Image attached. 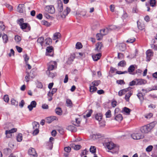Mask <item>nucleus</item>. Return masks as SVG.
<instances>
[{"mask_svg": "<svg viewBox=\"0 0 157 157\" xmlns=\"http://www.w3.org/2000/svg\"><path fill=\"white\" fill-rule=\"evenodd\" d=\"M135 85H136V79L130 82L129 83V85L131 86H134Z\"/></svg>", "mask_w": 157, "mask_h": 157, "instance_id": "obj_55", "label": "nucleus"}, {"mask_svg": "<svg viewBox=\"0 0 157 157\" xmlns=\"http://www.w3.org/2000/svg\"><path fill=\"white\" fill-rule=\"evenodd\" d=\"M136 85H140L145 84L146 81L145 80L142 79H136Z\"/></svg>", "mask_w": 157, "mask_h": 157, "instance_id": "obj_16", "label": "nucleus"}, {"mask_svg": "<svg viewBox=\"0 0 157 157\" xmlns=\"http://www.w3.org/2000/svg\"><path fill=\"white\" fill-rule=\"evenodd\" d=\"M23 57L24 58L25 61V63H28V61L29 59V57L26 54H25L23 56Z\"/></svg>", "mask_w": 157, "mask_h": 157, "instance_id": "obj_49", "label": "nucleus"}, {"mask_svg": "<svg viewBox=\"0 0 157 157\" xmlns=\"http://www.w3.org/2000/svg\"><path fill=\"white\" fill-rule=\"evenodd\" d=\"M24 8V4H20L17 7V11L20 13H22Z\"/></svg>", "mask_w": 157, "mask_h": 157, "instance_id": "obj_21", "label": "nucleus"}, {"mask_svg": "<svg viewBox=\"0 0 157 157\" xmlns=\"http://www.w3.org/2000/svg\"><path fill=\"white\" fill-rule=\"evenodd\" d=\"M17 141L21 142L22 141V135L21 133L18 134L17 136Z\"/></svg>", "mask_w": 157, "mask_h": 157, "instance_id": "obj_35", "label": "nucleus"}, {"mask_svg": "<svg viewBox=\"0 0 157 157\" xmlns=\"http://www.w3.org/2000/svg\"><path fill=\"white\" fill-rule=\"evenodd\" d=\"M115 119L117 121H121L123 119V117L121 114L115 115Z\"/></svg>", "mask_w": 157, "mask_h": 157, "instance_id": "obj_26", "label": "nucleus"}, {"mask_svg": "<svg viewBox=\"0 0 157 157\" xmlns=\"http://www.w3.org/2000/svg\"><path fill=\"white\" fill-rule=\"evenodd\" d=\"M101 56V54L99 53L96 55H93L92 57L94 61H97L100 58Z\"/></svg>", "mask_w": 157, "mask_h": 157, "instance_id": "obj_20", "label": "nucleus"}, {"mask_svg": "<svg viewBox=\"0 0 157 157\" xmlns=\"http://www.w3.org/2000/svg\"><path fill=\"white\" fill-rule=\"evenodd\" d=\"M57 117L55 116H51L48 117L46 119V122L48 124H50L55 120H56Z\"/></svg>", "mask_w": 157, "mask_h": 157, "instance_id": "obj_18", "label": "nucleus"}, {"mask_svg": "<svg viewBox=\"0 0 157 157\" xmlns=\"http://www.w3.org/2000/svg\"><path fill=\"white\" fill-rule=\"evenodd\" d=\"M150 6L153 7H155L156 6V2L155 0H149Z\"/></svg>", "mask_w": 157, "mask_h": 157, "instance_id": "obj_30", "label": "nucleus"}, {"mask_svg": "<svg viewBox=\"0 0 157 157\" xmlns=\"http://www.w3.org/2000/svg\"><path fill=\"white\" fill-rule=\"evenodd\" d=\"M6 6L10 11H11L13 10V7L11 6L8 4H6Z\"/></svg>", "mask_w": 157, "mask_h": 157, "instance_id": "obj_63", "label": "nucleus"}, {"mask_svg": "<svg viewBox=\"0 0 157 157\" xmlns=\"http://www.w3.org/2000/svg\"><path fill=\"white\" fill-rule=\"evenodd\" d=\"M139 99L142 101L144 99V97L143 94L141 93H138L137 95Z\"/></svg>", "mask_w": 157, "mask_h": 157, "instance_id": "obj_41", "label": "nucleus"}, {"mask_svg": "<svg viewBox=\"0 0 157 157\" xmlns=\"http://www.w3.org/2000/svg\"><path fill=\"white\" fill-rule=\"evenodd\" d=\"M153 147L152 145H149L146 148V150L147 152H150L152 150Z\"/></svg>", "mask_w": 157, "mask_h": 157, "instance_id": "obj_48", "label": "nucleus"}, {"mask_svg": "<svg viewBox=\"0 0 157 157\" xmlns=\"http://www.w3.org/2000/svg\"><path fill=\"white\" fill-rule=\"evenodd\" d=\"M131 112V109L126 107L123 108L121 112L124 114H126L127 115H129Z\"/></svg>", "mask_w": 157, "mask_h": 157, "instance_id": "obj_23", "label": "nucleus"}, {"mask_svg": "<svg viewBox=\"0 0 157 157\" xmlns=\"http://www.w3.org/2000/svg\"><path fill=\"white\" fill-rule=\"evenodd\" d=\"M46 44L47 45H50L52 42V39L50 38H47L45 40Z\"/></svg>", "mask_w": 157, "mask_h": 157, "instance_id": "obj_33", "label": "nucleus"}, {"mask_svg": "<svg viewBox=\"0 0 157 157\" xmlns=\"http://www.w3.org/2000/svg\"><path fill=\"white\" fill-rule=\"evenodd\" d=\"M137 23L138 27L139 29L142 30L144 29V25L143 22H141L138 21H137Z\"/></svg>", "mask_w": 157, "mask_h": 157, "instance_id": "obj_19", "label": "nucleus"}, {"mask_svg": "<svg viewBox=\"0 0 157 157\" xmlns=\"http://www.w3.org/2000/svg\"><path fill=\"white\" fill-rule=\"evenodd\" d=\"M60 37L61 34L59 33H56L54 34L52 38L53 40H55L59 38Z\"/></svg>", "mask_w": 157, "mask_h": 157, "instance_id": "obj_27", "label": "nucleus"}, {"mask_svg": "<svg viewBox=\"0 0 157 157\" xmlns=\"http://www.w3.org/2000/svg\"><path fill=\"white\" fill-rule=\"evenodd\" d=\"M151 47L154 50H157V44H151Z\"/></svg>", "mask_w": 157, "mask_h": 157, "instance_id": "obj_62", "label": "nucleus"}, {"mask_svg": "<svg viewBox=\"0 0 157 157\" xmlns=\"http://www.w3.org/2000/svg\"><path fill=\"white\" fill-rule=\"evenodd\" d=\"M32 125L33 128L34 129L33 134L35 135H36L39 132V124L37 122L34 121L32 123Z\"/></svg>", "mask_w": 157, "mask_h": 157, "instance_id": "obj_4", "label": "nucleus"}, {"mask_svg": "<svg viewBox=\"0 0 157 157\" xmlns=\"http://www.w3.org/2000/svg\"><path fill=\"white\" fill-rule=\"evenodd\" d=\"M114 27L113 26L111 25L109 27L100 30V33L103 36L107 34L108 32L114 29Z\"/></svg>", "mask_w": 157, "mask_h": 157, "instance_id": "obj_6", "label": "nucleus"}, {"mask_svg": "<svg viewBox=\"0 0 157 157\" xmlns=\"http://www.w3.org/2000/svg\"><path fill=\"white\" fill-rule=\"evenodd\" d=\"M117 83L119 84H125V82H124L123 80H118L117 81Z\"/></svg>", "mask_w": 157, "mask_h": 157, "instance_id": "obj_58", "label": "nucleus"}, {"mask_svg": "<svg viewBox=\"0 0 157 157\" xmlns=\"http://www.w3.org/2000/svg\"><path fill=\"white\" fill-rule=\"evenodd\" d=\"M105 115L107 118H109L111 116V111L110 110H108L105 113Z\"/></svg>", "mask_w": 157, "mask_h": 157, "instance_id": "obj_47", "label": "nucleus"}, {"mask_svg": "<svg viewBox=\"0 0 157 157\" xmlns=\"http://www.w3.org/2000/svg\"><path fill=\"white\" fill-rule=\"evenodd\" d=\"M64 149L65 151L67 153L70 152L71 151V148L69 146L65 147Z\"/></svg>", "mask_w": 157, "mask_h": 157, "instance_id": "obj_57", "label": "nucleus"}, {"mask_svg": "<svg viewBox=\"0 0 157 157\" xmlns=\"http://www.w3.org/2000/svg\"><path fill=\"white\" fill-rule=\"evenodd\" d=\"M30 75L29 73H28L27 75L25 76V80L27 82H28L29 80Z\"/></svg>", "mask_w": 157, "mask_h": 157, "instance_id": "obj_52", "label": "nucleus"}, {"mask_svg": "<svg viewBox=\"0 0 157 157\" xmlns=\"http://www.w3.org/2000/svg\"><path fill=\"white\" fill-rule=\"evenodd\" d=\"M90 152L93 153L96 152V148L94 146H91L90 149Z\"/></svg>", "mask_w": 157, "mask_h": 157, "instance_id": "obj_45", "label": "nucleus"}, {"mask_svg": "<svg viewBox=\"0 0 157 157\" xmlns=\"http://www.w3.org/2000/svg\"><path fill=\"white\" fill-rule=\"evenodd\" d=\"M37 105L36 101H32L30 103V105H29L28 106V108L29 111H31L33 108H35Z\"/></svg>", "mask_w": 157, "mask_h": 157, "instance_id": "obj_14", "label": "nucleus"}, {"mask_svg": "<svg viewBox=\"0 0 157 157\" xmlns=\"http://www.w3.org/2000/svg\"><path fill=\"white\" fill-rule=\"evenodd\" d=\"M18 24L20 25V28L24 31L28 32L31 29L30 25L27 23H24L23 18H21L17 21Z\"/></svg>", "mask_w": 157, "mask_h": 157, "instance_id": "obj_2", "label": "nucleus"}, {"mask_svg": "<svg viewBox=\"0 0 157 157\" xmlns=\"http://www.w3.org/2000/svg\"><path fill=\"white\" fill-rule=\"evenodd\" d=\"M41 23L42 24L47 27L50 26L51 25V24L45 20L42 21H41Z\"/></svg>", "mask_w": 157, "mask_h": 157, "instance_id": "obj_37", "label": "nucleus"}, {"mask_svg": "<svg viewBox=\"0 0 157 157\" xmlns=\"http://www.w3.org/2000/svg\"><path fill=\"white\" fill-rule=\"evenodd\" d=\"M3 42L4 43H6L8 41V38L7 35L5 33L3 34L2 36Z\"/></svg>", "mask_w": 157, "mask_h": 157, "instance_id": "obj_25", "label": "nucleus"}, {"mask_svg": "<svg viewBox=\"0 0 157 157\" xmlns=\"http://www.w3.org/2000/svg\"><path fill=\"white\" fill-rule=\"evenodd\" d=\"M29 155H32L33 157H36V153L35 149L33 148L29 149L28 152Z\"/></svg>", "mask_w": 157, "mask_h": 157, "instance_id": "obj_15", "label": "nucleus"}, {"mask_svg": "<svg viewBox=\"0 0 157 157\" xmlns=\"http://www.w3.org/2000/svg\"><path fill=\"white\" fill-rule=\"evenodd\" d=\"M53 50V47L52 46H50L46 48V51L48 52H51Z\"/></svg>", "mask_w": 157, "mask_h": 157, "instance_id": "obj_56", "label": "nucleus"}, {"mask_svg": "<svg viewBox=\"0 0 157 157\" xmlns=\"http://www.w3.org/2000/svg\"><path fill=\"white\" fill-rule=\"evenodd\" d=\"M46 73L48 75V76L50 77H52V78L54 77L56 75V74H54L52 73H51L50 71H49V70H47L46 71Z\"/></svg>", "mask_w": 157, "mask_h": 157, "instance_id": "obj_32", "label": "nucleus"}, {"mask_svg": "<svg viewBox=\"0 0 157 157\" xmlns=\"http://www.w3.org/2000/svg\"><path fill=\"white\" fill-rule=\"evenodd\" d=\"M42 107L44 109H47L48 108V105L44 104L42 105Z\"/></svg>", "mask_w": 157, "mask_h": 157, "instance_id": "obj_64", "label": "nucleus"}, {"mask_svg": "<svg viewBox=\"0 0 157 157\" xmlns=\"http://www.w3.org/2000/svg\"><path fill=\"white\" fill-rule=\"evenodd\" d=\"M155 122H152L142 127L140 129L141 132L143 133H147L153 128L155 125Z\"/></svg>", "mask_w": 157, "mask_h": 157, "instance_id": "obj_3", "label": "nucleus"}, {"mask_svg": "<svg viewBox=\"0 0 157 157\" xmlns=\"http://www.w3.org/2000/svg\"><path fill=\"white\" fill-rule=\"evenodd\" d=\"M95 118L96 120H98L99 122V124L101 126L105 125V123L103 121H101L102 119V115L101 113H98L96 114L95 116Z\"/></svg>", "mask_w": 157, "mask_h": 157, "instance_id": "obj_7", "label": "nucleus"}, {"mask_svg": "<svg viewBox=\"0 0 157 157\" xmlns=\"http://www.w3.org/2000/svg\"><path fill=\"white\" fill-rule=\"evenodd\" d=\"M104 144L109 150H111L115 147V145L111 141L105 142Z\"/></svg>", "mask_w": 157, "mask_h": 157, "instance_id": "obj_10", "label": "nucleus"}, {"mask_svg": "<svg viewBox=\"0 0 157 157\" xmlns=\"http://www.w3.org/2000/svg\"><path fill=\"white\" fill-rule=\"evenodd\" d=\"M100 81L99 80H95L92 82V84L93 86H98L100 83Z\"/></svg>", "mask_w": 157, "mask_h": 157, "instance_id": "obj_36", "label": "nucleus"}, {"mask_svg": "<svg viewBox=\"0 0 157 157\" xmlns=\"http://www.w3.org/2000/svg\"><path fill=\"white\" fill-rule=\"evenodd\" d=\"M74 149L75 150H78L81 148V146L80 145H76L74 146H73Z\"/></svg>", "mask_w": 157, "mask_h": 157, "instance_id": "obj_51", "label": "nucleus"}, {"mask_svg": "<svg viewBox=\"0 0 157 157\" xmlns=\"http://www.w3.org/2000/svg\"><path fill=\"white\" fill-rule=\"evenodd\" d=\"M82 47V45L81 43L78 42L76 44L75 48L76 49H80Z\"/></svg>", "mask_w": 157, "mask_h": 157, "instance_id": "obj_34", "label": "nucleus"}, {"mask_svg": "<svg viewBox=\"0 0 157 157\" xmlns=\"http://www.w3.org/2000/svg\"><path fill=\"white\" fill-rule=\"evenodd\" d=\"M153 116L152 113H150L145 116V117L147 119L150 118Z\"/></svg>", "mask_w": 157, "mask_h": 157, "instance_id": "obj_53", "label": "nucleus"}, {"mask_svg": "<svg viewBox=\"0 0 157 157\" xmlns=\"http://www.w3.org/2000/svg\"><path fill=\"white\" fill-rule=\"evenodd\" d=\"M57 63L56 61H51L48 64V70L49 71L56 69L57 68Z\"/></svg>", "mask_w": 157, "mask_h": 157, "instance_id": "obj_5", "label": "nucleus"}, {"mask_svg": "<svg viewBox=\"0 0 157 157\" xmlns=\"http://www.w3.org/2000/svg\"><path fill=\"white\" fill-rule=\"evenodd\" d=\"M103 36L101 33H97L96 36V38L97 40H100L102 38Z\"/></svg>", "mask_w": 157, "mask_h": 157, "instance_id": "obj_46", "label": "nucleus"}, {"mask_svg": "<svg viewBox=\"0 0 157 157\" xmlns=\"http://www.w3.org/2000/svg\"><path fill=\"white\" fill-rule=\"evenodd\" d=\"M11 104L13 105L16 106H17L18 105V102L14 99H13L11 100Z\"/></svg>", "mask_w": 157, "mask_h": 157, "instance_id": "obj_50", "label": "nucleus"}, {"mask_svg": "<svg viewBox=\"0 0 157 157\" xmlns=\"http://www.w3.org/2000/svg\"><path fill=\"white\" fill-rule=\"evenodd\" d=\"M3 99H4V101L6 102H8V101H9V98L8 95H5Z\"/></svg>", "mask_w": 157, "mask_h": 157, "instance_id": "obj_54", "label": "nucleus"}, {"mask_svg": "<svg viewBox=\"0 0 157 157\" xmlns=\"http://www.w3.org/2000/svg\"><path fill=\"white\" fill-rule=\"evenodd\" d=\"M44 40V38L43 37H39L37 40V42L40 43L41 46L43 45V43Z\"/></svg>", "mask_w": 157, "mask_h": 157, "instance_id": "obj_31", "label": "nucleus"}, {"mask_svg": "<svg viewBox=\"0 0 157 157\" xmlns=\"http://www.w3.org/2000/svg\"><path fill=\"white\" fill-rule=\"evenodd\" d=\"M97 89L96 87H95L94 86H91L90 87V91L91 92H94L97 90Z\"/></svg>", "mask_w": 157, "mask_h": 157, "instance_id": "obj_40", "label": "nucleus"}, {"mask_svg": "<svg viewBox=\"0 0 157 157\" xmlns=\"http://www.w3.org/2000/svg\"><path fill=\"white\" fill-rule=\"evenodd\" d=\"M56 113L58 115H61L62 113V109L60 107H57L55 110Z\"/></svg>", "mask_w": 157, "mask_h": 157, "instance_id": "obj_28", "label": "nucleus"}, {"mask_svg": "<svg viewBox=\"0 0 157 157\" xmlns=\"http://www.w3.org/2000/svg\"><path fill=\"white\" fill-rule=\"evenodd\" d=\"M125 95L124 98L127 101H129V98L131 96L133 92L132 90H129Z\"/></svg>", "mask_w": 157, "mask_h": 157, "instance_id": "obj_17", "label": "nucleus"}, {"mask_svg": "<svg viewBox=\"0 0 157 157\" xmlns=\"http://www.w3.org/2000/svg\"><path fill=\"white\" fill-rule=\"evenodd\" d=\"M17 131V129L15 128H12L8 130H6L5 132L6 136L7 138L10 137L11 136V133L16 132Z\"/></svg>", "mask_w": 157, "mask_h": 157, "instance_id": "obj_11", "label": "nucleus"}, {"mask_svg": "<svg viewBox=\"0 0 157 157\" xmlns=\"http://www.w3.org/2000/svg\"><path fill=\"white\" fill-rule=\"evenodd\" d=\"M132 138L134 140H139L144 138V136L140 133H133L131 135Z\"/></svg>", "mask_w": 157, "mask_h": 157, "instance_id": "obj_9", "label": "nucleus"}, {"mask_svg": "<svg viewBox=\"0 0 157 157\" xmlns=\"http://www.w3.org/2000/svg\"><path fill=\"white\" fill-rule=\"evenodd\" d=\"M135 67L134 65H132L128 68V72L130 74H133V72L135 70Z\"/></svg>", "mask_w": 157, "mask_h": 157, "instance_id": "obj_24", "label": "nucleus"}, {"mask_svg": "<svg viewBox=\"0 0 157 157\" xmlns=\"http://www.w3.org/2000/svg\"><path fill=\"white\" fill-rule=\"evenodd\" d=\"M57 8L58 10L60 13L61 17L62 18H64L71 11L70 8L67 7L66 10H64L62 13L61 12L63 10V4L60 0H58L57 3Z\"/></svg>", "mask_w": 157, "mask_h": 157, "instance_id": "obj_1", "label": "nucleus"}, {"mask_svg": "<svg viewBox=\"0 0 157 157\" xmlns=\"http://www.w3.org/2000/svg\"><path fill=\"white\" fill-rule=\"evenodd\" d=\"M45 10L48 13L53 14L55 12L54 7L52 6H47L45 8Z\"/></svg>", "mask_w": 157, "mask_h": 157, "instance_id": "obj_12", "label": "nucleus"}, {"mask_svg": "<svg viewBox=\"0 0 157 157\" xmlns=\"http://www.w3.org/2000/svg\"><path fill=\"white\" fill-rule=\"evenodd\" d=\"M146 55L147 61H149L152 58L153 55V52L151 49L148 50L146 52Z\"/></svg>", "mask_w": 157, "mask_h": 157, "instance_id": "obj_8", "label": "nucleus"}, {"mask_svg": "<svg viewBox=\"0 0 157 157\" xmlns=\"http://www.w3.org/2000/svg\"><path fill=\"white\" fill-rule=\"evenodd\" d=\"M136 40V39L134 37H132L129 38L127 41L126 42L129 43H132Z\"/></svg>", "mask_w": 157, "mask_h": 157, "instance_id": "obj_42", "label": "nucleus"}, {"mask_svg": "<svg viewBox=\"0 0 157 157\" xmlns=\"http://www.w3.org/2000/svg\"><path fill=\"white\" fill-rule=\"evenodd\" d=\"M15 40L16 42L18 43L21 40V38L19 36L17 35L15 37Z\"/></svg>", "mask_w": 157, "mask_h": 157, "instance_id": "obj_44", "label": "nucleus"}, {"mask_svg": "<svg viewBox=\"0 0 157 157\" xmlns=\"http://www.w3.org/2000/svg\"><path fill=\"white\" fill-rule=\"evenodd\" d=\"M24 104V100H22L21 101V102L19 103V106H20V107L22 108L23 107Z\"/></svg>", "mask_w": 157, "mask_h": 157, "instance_id": "obj_61", "label": "nucleus"}, {"mask_svg": "<svg viewBox=\"0 0 157 157\" xmlns=\"http://www.w3.org/2000/svg\"><path fill=\"white\" fill-rule=\"evenodd\" d=\"M92 113V110L91 109L89 110L87 113L85 115H84V118L88 117L90 116L91 114Z\"/></svg>", "mask_w": 157, "mask_h": 157, "instance_id": "obj_43", "label": "nucleus"}, {"mask_svg": "<svg viewBox=\"0 0 157 157\" xmlns=\"http://www.w3.org/2000/svg\"><path fill=\"white\" fill-rule=\"evenodd\" d=\"M67 129L68 130L71 132H76V131L75 127L73 125H72L68 126L67 128Z\"/></svg>", "mask_w": 157, "mask_h": 157, "instance_id": "obj_29", "label": "nucleus"}, {"mask_svg": "<svg viewBox=\"0 0 157 157\" xmlns=\"http://www.w3.org/2000/svg\"><path fill=\"white\" fill-rule=\"evenodd\" d=\"M131 89V87H128L127 88L121 90L118 92V94L119 96H121L125 93H127L128 91L130 90Z\"/></svg>", "mask_w": 157, "mask_h": 157, "instance_id": "obj_13", "label": "nucleus"}, {"mask_svg": "<svg viewBox=\"0 0 157 157\" xmlns=\"http://www.w3.org/2000/svg\"><path fill=\"white\" fill-rule=\"evenodd\" d=\"M126 65V62L124 60H122L118 64V65L121 67H123Z\"/></svg>", "mask_w": 157, "mask_h": 157, "instance_id": "obj_38", "label": "nucleus"}, {"mask_svg": "<svg viewBox=\"0 0 157 157\" xmlns=\"http://www.w3.org/2000/svg\"><path fill=\"white\" fill-rule=\"evenodd\" d=\"M96 48L95 50L97 51L98 52L100 51L102 47V44L101 42H98L96 45Z\"/></svg>", "mask_w": 157, "mask_h": 157, "instance_id": "obj_22", "label": "nucleus"}, {"mask_svg": "<svg viewBox=\"0 0 157 157\" xmlns=\"http://www.w3.org/2000/svg\"><path fill=\"white\" fill-rule=\"evenodd\" d=\"M16 48L18 52L20 53L22 52V49L21 47L17 46H16Z\"/></svg>", "mask_w": 157, "mask_h": 157, "instance_id": "obj_60", "label": "nucleus"}, {"mask_svg": "<svg viewBox=\"0 0 157 157\" xmlns=\"http://www.w3.org/2000/svg\"><path fill=\"white\" fill-rule=\"evenodd\" d=\"M54 138L52 137H51L49 138V142H48V145H50L51 146V149H52V147L53 146V143L52 142V141H53Z\"/></svg>", "mask_w": 157, "mask_h": 157, "instance_id": "obj_39", "label": "nucleus"}, {"mask_svg": "<svg viewBox=\"0 0 157 157\" xmlns=\"http://www.w3.org/2000/svg\"><path fill=\"white\" fill-rule=\"evenodd\" d=\"M36 86L38 88H42L43 87V86L41 82H38L37 83Z\"/></svg>", "mask_w": 157, "mask_h": 157, "instance_id": "obj_59", "label": "nucleus"}]
</instances>
